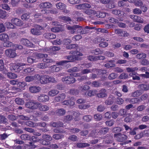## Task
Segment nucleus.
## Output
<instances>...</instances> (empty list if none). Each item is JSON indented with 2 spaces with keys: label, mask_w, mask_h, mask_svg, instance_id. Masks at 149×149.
I'll return each mask as SVG.
<instances>
[{
  "label": "nucleus",
  "mask_w": 149,
  "mask_h": 149,
  "mask_svg": "<svg viewBox=\"0 0 149 149\" xmlns=\"http://www.w3.org/2000/svg\"><path fill=\"white\" fill-rule=\"evenodd\" d=\"M90 106V104H80L79 105V108L80 109H86L88 108Z\"/></svg>",
  "instance_id": "49530a36"
},
{
  "label": "nucleus",
  "mask_w": 149,
  "mask_h": 149,
  "mask_svg": "<svg viewBox=\"0 0 149 149\" xmlns=\"http://www.w3.org/2000/svg\"><path fill=\"white\" fill-rule=\"evenodd\" d=\"M36 58H43L42 61L44 62L47 63H52L54 62L53 60L49 58L48 57V55L46 54H44L42 53H38L37 54H35Z\"/></svg>",
  "instance_id": "f03ea898"
},
{
  "label": "nucleus",
  "mask_w": 149,
  "mask_h": 149,
  "mask_svg": "<svg viewBox=\"0 0 149 149\" xmlns=\"http://www.w3.org/2000/svg\"><path fill=\"white\" fill-rule=\"evenodd\" d=\"M91 7V5L88 3L81 4L75 6L76 8L78 9L85 10L86 8H90Z\"/></svg>",
  "instance_id": "dca6fc26"
},
{
  "label": "nucleus",
  "mask_w": 149,
  "mask_h": 149,
  "mask_svg": "<svg viewBox=\"0 0 149 149\" xmlns=\"http://www.w3.org/2000/svg\"><path fill=\"white\" fill-rule=\"evenodd\" d=\"M27 61L28 63H33L34 62H36L38 61L34 54H33L31 56H29L28 57Z\"/></svg>",
  "instance_id": "aec40b11"
},
{
  "label": "nucleus",
  "mask_w": 149,
  "mask_h": 149,
  "mask_svg": "<svg viewBox=\"0 0 149 149\" xmlns=\"http://www.w3.org/2000/svg\"><path fill=\"white\" fill-rule=\"evenodd\" d=\"M130 17L136 22L141 23L144 22V20L142 18L137 15H131L130 16Z\"/></svg>",
  "instance_id": "2eb2a0df"
},
{
  "label": "nucleus",
  "mask_w": 149,
  "mask_h": 149,
  "mask_svg": "<svg viewBox=\"0 0 149 149\" xmlns=\"http://www.w3.org/2000/svg\"><path fill=\"white\" fill-rule=\"evenodd\" d=\"M131 114L129 113L126 114V117L124 118L125 122L126 123H129L132 122V120L131 118Z\"/></svg>",
  "instance_id": "f704fd0d"
},
{
  "label": "nucleus",
  "mask_w": 149,
  "mask_h": 149,
  "mask_svg": "<svg viewBox=\"0 0 149 149\" xmlns=\"http://www.w3.org/2000/svg\"><path fill=\"white\" fill-rule=\"evenodd\" d=\"M51 68V71L53 72H58L60 70V67H57L56 65H53Z\"/></svg>",
  "instance_id": "de8ad7c7"
},
{
  "label": "nucleus",
  "mask_w": 149,
  "mask_h": 149,
  "mask_svg": "<svg viewBox=\"0 0 149 149\" xmlns=\"http://www.w3.org/2000/svg\"><path fill=\"white\" fill-rule=\"evenodd\" d=\"M11 22H6L5 23V25L8 29H13L14 28V26Z\"/></svg>",
  "instance_id": "8fccbe9b"
},
{
  "label": "nucleus",
  "mask_w": 149,
  "mask_h": 149,
  "mask_svg": "<svg viewBox=\"0 0 149 149\" xmlns=\"http://www.w3.org/2000/svg\"><path fill=\"white\" fill-rule=\"evenodd\" d=\"M39 6L41 8H51L52 5L49 2H42L39 4Z\"/></svg>",
  "instance_id": "6ab92c4d"
},
{
  "label": "nucleus",
  "mask_w": 149,
  "mask_h": 149,
  "mask_svg": "<svg viewBox=\"0 0 149 149\" xmlns=\"http://www.w3.org/2000/svg\"><path fill=\"white\" fill-rule=\"evenodd\" d=\"M56 112L58 115L60 116H63L65 114L66 111L64 109L61 108L57 110Z\"/></svg>",
  "instance_id": "ea45409f"
},
{
  "label": "nucleus",
  "mask_w": 149,
  "mask_h": 149,
  "mask_svg": "<svg viewBox=\"0 0 149 149\" xmlns=\"http://www.w3.org/2000/svg\"><path fill=\"white\" fill-rule=\"evenodd\" d=\"M72 133H75L79 132L80 130L79 129L74 128L72 129H70L69 130Z\"/></svg>",
  "instance_id": "69168bd1"
},
{
  "label": "nucleus",
  "mask_w": 149,
  "mask_h": 149,
  "mask_svg": "<svg viewBox=\"0 0 149 149\" xmlns=\"http://www.w3.org/2000/svg\"><path fill=\"white\" fill-rule=\"evenodd\" d=\"M133 13L136 15H139L142 13L141 10L139 8H135L133 10Z\"/></svg>",
  "instance_id": "5fc2aeb1"
},
{
  "label": "nucleus",
  "mask_w": 149,
  "mask_h": 149,
  "mask_svg": "<svg viewBox=\"0 0 149 149\" xmlns=\"http://www.w3.org/2000/svg\"><path fill=\"white\" fill-rule=\"evenodd\" d=\"M97 92V91L95 90H91L88 92L87 95L89 96H92L96 95Z\"/></svg>",
  "instance_id": "e433bc0d"
},
{
  "label": "nucleus",
  "mask_w": 149,
  "mask_h": 149,
  "mask_svg": "<svg viewBox=\"0 0 149 149\" xmlns=\"http://www.w3.org/2000/svg\"><path fill=\"white\" fill-rule=\"evenodd\" d=\"M41 90V88L39 86H31L29 88V91L32 93H36L39 92Z\"/></svg>",
  "instance_id": "a211bd4d"
},
{
  "label": "nucleus",
  "mask_w": 149,
  "mask_h": 149,
  "mask_svg": "<svg viewBox=\"0 0 149 149\" xmlns=\"http://www.w3.org/2000/svg\"><path fill=\"white\" fill-rule=\"evenodd\" d=\"M91 52L93 54L98 55L102 54L103 52L101 51L100 49L97 48L95 49L92 50Z\"/></svg>",
  "instance_id": "473e14b6"
},
{
  "label": "nucleus",
  "mask_w": 149,
  "mask_h": 149,
  "mask_svg": "<svg viewBox=\"0 0 149 149\" xmlns=\"http://www.w3.org/2000/svg\"><path fill=\"white\" fill-rule=\"evenodd\" d=\"M5 54L7 56L11 58L15 57L17 55L15 50L10 49L6 50Z\"/></svg>",
  "instance_id": "9b49d317"
},
{
  "label": "nucleus",
  "mask_w": 149,
  "mask_h": 149,
  "mask_svg": "<svg viewBox=\"0 0 149 149\" xmlns=\"http://www.w3.org/2000/svg\"><path fill=\"white\" fill-rule=\"evenodd\" d=\"M138 87L142 92L143 91H147L149 89V85L145 84H140Z\"/></svg>",
  "instance_id": "5701e85b"
},
{
  "label": "nucleus",
  "mask_w": 149,
  "mask_h": 149,
  "mask_svg": "<svg viewBox=\"0 0 149 149\" xmlns=\"http://www.w3.org/2000/svg\"><path fill=\"white\" fill-rule=\"evenodd\" d=\"M13 45L12 42H10L8 40L6 41L3 44V46L4 47H10Z\"/></svg>",
  "instance_id": "c03bdc74"
},
{
  "label": "nucleus",
  "mask_w": 149,
  "mask_h": 149,
  "mask_svg": "<svg viewBox=\"0 0 149 149\" xmlns=\"http://www.w3.org/2000/svg\"><path fill=\"white\" fill-rule=\"evenodd\" d=\"M90 87L87 85H85L84 86H82L79 87V89L81 90L82 91L84 90H87L89 89Z\"/></svg>",
  "instance_id": "774afa93"
},
{
  "label": "nucleus",
  "mask_w": 149,
  "mask_h": 149,
  "mask_svg": "<svg viewBox=\"0 0 149 149\" xmlns=\"http://www.w3.org/2000/svg\"><path fill=\"white\" fill-rule=\"evenodd\" d=\"M136 58L139 59H143L146 58V54L144 53H141L137 54L136 56Z\"/></svg>",
  "instance_id": "72a5a7b5"
},
{
  "label": "nucleus",
  "mask_w": 149,
  "mask_h": 149,
  "mask_svg": "<svg viewBox=\"0 0 149 149\" xmlns=\"http://www.w3.org/2000/svg\"><path fill=\"white\" fill-rule=\"evenodd\" d=\"M71 74L69 76H65L63 77L62 79V81L68 84H70L74 83L76 81L75 78L71 76ZM73 76L76 77L79 76L80 75L79 74H72Z\"/></svg>",
  "instance_id": "f257e3e1"
},
{
  "label": "nucleus",
  "mask_w": 149,
  "mask_h": 149,
  "mask_svg": "<svg viewBox=\"0 0 149 149\" xmlns=\"http://www.w3.org/2000/svg\"><path fill=\"white\" fill-rule=\"evenodd\" d=\"M0 40L1 41L5 42L9 40V38L7 34L3 33L0 35Z\"/></svg>",
  "instance_id": "bb28decb"
},
{
  "label": "nucleus",
  "mask_w": 149,
  "mask_h": 149,
  "mask_svg": "<svg viewBox=\"0 0 149 149\" xmlns=\"http://www.w3.org/2000/svg\"><path fill=\"white\" fill-rule=\"evenodd\" d=\"M20 42L21 44L27 47H34V45L27 39H22L20 40Z\"/></svg>",
  "instance_id": "4468645a"
},
{
  "label": "nucleus",
  "mask_w": 149,
  "mask_h": 149,
  "mask_svg": "<svg viewBox=\"0 0 149 149\" xmlns=\"http://www.w3.org/2000/svg\"><path fill=\"white\" fill-rule=\"evenodd\" d=\"M65 5L64 4L61 3H59L56 4L57 8L61 10H63L65 8Z\"/></svg>",
  "instance_id": "a19ab883"
},
{
  "label": "nucleus",
  "mask_w": 149,
  "mask_h": 149,
  "mask_svg": "<svg viewBox=\"0 0 149 149\" xmlns=\"http://www.w3.org/2000/svg\"><path fill=\"white\" fill-rule=\"evenodd\" d=\"M39 104V102L31 101L26 102L25 104V105L27 108L35 110L38 108Z\"/></svg>",
  "instance_id": "39448f33"
},
{
  "label": "nucleus",
  "mask_w": 149,
  "mask_h": 149,
  "mask_svg": "<svg viewBox=\"0 0 149 149\" xmlns=\"http://www.w3.org/2000/svg\"><path fill=\"white\" fill-rule=\"evenodd\" d=\"M141 101L140 99L139 98H133L130 100V103L132 104L137 103Z\"/></svg>",
  "instance_id": "58836bf2"
},
{
  "label": "nucleus",
  "mask_w": 149,
  "mask_h": 149,
  "mask_svg": "<svg viewBox=\"0 0 149 149\" xmlns=\"http://www.w3.org/2000/svg\"><path fill=\"white\" fill-rule=\"evenodd\" d=\"M30 16L29 14L25 13L23 14L21 16V18L23 20H27L29 19Z\"/></svg>",
  "instance_id": "603ef678"
},
{
  "label": "nucleus",
  "mask_w": 149,
  "mask_h": 149,
  "mask_svg": "<svg viewBox=\"0 0 149 149\" xmlns=\"http://www.w3.org/2000/svg\"><path fill=\"white\" fill-rule=\"evenodd\" d=\"M51 30L53 32H58L61 30V29L60 27H56L51 28Z\"/></svg>",
  "instance_id": "338daca9"
},
{
  "label": "nucleus",
  "mask_w": 149,
  "mask_h": 149,
  "mask_svg": "<svg viewBox=\"0 0 149 149\" xmlns=\"http://www.w3.org/2000/svg\"><path fill=\"white\" fill-rule=\"evenodd\" d=\"M27 85V84L24 82H18L17 85L19 88H16L13 87L12 88L13 90L15 91V92H13L16 93V92H20L22 90L25 89V86Z\"/></svg>",
  "instance_id": "20e7f679"
},
{
  "label": "nucleus",
  "mask_w": 149,
  "mask_h": 149,
  "mask_svg": "<svg viewBox=\"0 0 149 149\" xmlns=\"http://www.w3.org/2000/svg\"><path fill=\"white\" fill-rule=\"evenodd\" d=\"M71 54H72L74 57H79V56H82L83 54L79 52H71Z\"/></svg>",
  "instance_id": "c9c22d12"
},
{
  "label": "nucleus",
  "mask_w": 149,
  "mask_h": 149,
  "mask_svg": "<svg viewBox=\"0 0 149 149\" xmlns=\"http://www.w3.org/2000/svg\"><path fill=\"white\" fill-rule=\"evenodd\" d=\"M42 137L44 139L46 140L47 141H51L52 139V137L48 134L43 135Z\"/></svg>",
  "instance_id": "4d7b16f0"
},
{
  "label": "nucleus",
  "mask_w": 149,
  "mask_h": 149,
  "mask_svg": "<svg viewBox=\"0 0 149 149\" xmlns=\"http://www.w3.org/2000/svg\"><path fill=\"white\" fill-rule=\"evenodd\" d=\"M80 27V26L78 25H74L73 26H68L67 28L70 33L73 34L75 32L77 29Z\"/></svg>",
  "instance_id": "f3484780"
},
{
  "label": "nucleus",
  "mask_w": 149,
  "mask_h": 149,
  "mask_svg": "<svg viewBox=\"0 0 149 149\" xmlns=\"http://www.w3.org/2000/svg\"><path fill=\"white\" fill-rule=\"evenodd\" d=\"M45 38L47 39H54L56 38V35L55 34L50 33L45 34L44 35Z\"/></svg>",
  "instance_id": "cd10ccee"
},
{
  "label": "nucleus",
  "mask_w": 149,
  "mask_h": 149,
  "mask_svg": "<svg viewBox=\"0 0 149 149\" xmlns=\"http://www.w3.org/2000/svg\"><path fill=\"white\" fill-rule=\"evenodd\" d=\"M11 22L13 24L18 26H22L23 24V22L21 19L16 18H13L11 20Z\"/></svg>",
  "instance_id": "f8f14e48"
},
{
  "label": "nucleus",
  "mask_w": 149,
  "mask_h": 149,
  "mask_svg": "<svg viewBox=\"0 0 149 149\" xmlns=\"http://www.w3.org/2000/svg\"><path fill=\"white\" fill-rule=\"evenodd\" d=\"M34 80L33 76H27L25 78V81L27 82H30Z\"/></svg>",
  "instance_id": "864d4df0"
},
{
  "label": "nucleus",
  "mask_w": 149,
  "mask_h": 149,
  "mask_svg": "<svg viewBox=\"0 0 149 149\" xmlns=\"http://www.w3.org/2000/svg\"><path fill=\"white\" fill-rule=\"evenodd\" d=\"M108 127H105L102 128L100 131H99V133L101 134H104L107 133L108 131Z\"/></svg>",
  "instance_id": "6e6d98bb"
},
{
  "label": "nucleus",
  "mask_w": 149,
  "mask_h": 149,
  "mask_svg": "<svg viewBox=\"0 0 149 149\" xmlns=\"http://www.w3.org/2000/svg\"><path fill=\"white\" fill-rule=\"evenodd\" d=\"M84 13L88 15L92 16L95 15V11L93 10L88 9L84 11Z\"/></svg>",
  "instance_id": "2f4dec72"
},
{
  "label": "nucleus",
  "mask_w": 149,
  "mask_h": 149,
  "mask_svg": "<svg viewBox=\"0 0 149 149\" xmlns=\"http://www.w3.org/2000/svg\"><path fill=\"white\" fill-rule=\"evenodd\" d=\"M134 5L137 6H141L143 5V3L140 0H135L134 3Z\"/></svg>",
  "instance_id": "bf43d9fd"
},
{
  "label": "nucleus",
  "mask_w": 149,
  "mask_h": 149,
  "mask_svg": "<svg viewBox=\"0 0 149 149\" xmlns=\"http://www.w3.org/2000/svg\"><path fill=\"white\" fill-rule=\"evenodd\" d=\"M89 144L87 143H79L77 144V146L79 148H83L89 146Z\"/></svg>",
  "instance_id": "3c124183"
},
{
  "label": "nucleus",
  "mask_w": 149,
  "mask_h": 149,
  "mask_svg": "<svg viewBox=\"0 0 149 149\" xmlns=\"http://www.w3.org/2000/svg\"><path fill=\"white\" fill-rule=\"evenodd\" d=\"M114 136L116 140L120 142H123L127 139L126 135L120 133L116 134Z\"/></svg>",
  "instance_id": "1a4fd4ad"
},
{
  "label": "nucleus",
  "mask_w": 149,
  "mask_h": 149,
  "mask_svg": "<svg viewBox=\"0 0 149 149\" xmlns=\"http://www.w3.org/2000/svg\"><path fill=\"white\" fill-rule=\"evenodd\" d=\"M112 13L116 15H118L119 17L118 19L120 21H122L123 20V18L124 17V13L123 11L118 10H112Z\"/></svg>",
  "instance_id": "6e6552de"
},
{
  "label": "nucleus",
  "mask_w": 149,
  "mask_h": 149,
  "mask_svg": "<svg viewBox=\"0 0 149 149\" xmlns=\"http://www.w3.org/2000/svg\"><path fill=\"white\" fill-rule=\"evenodd\" d=\"M106 91L104 89H102L99 91V93L97 94V96L99 98H102L107 96Z\"/></svg>",
  "instance_id": "412c9836"
},
{
  "label": "nucleus",
  "mask_w": 149,
  "mask_h": 149,
  "mask_svg": "<svg viewBox=\"0 0 149 149\" xmlns=\"http://www.w3.org/2000/svg\"><path fill=\"white\" fill-rule=\"evenodd\" d=\"M137 69L138 68H127L126 69L128 72H132L130 74V75L132 77V79L133 80H139L140 79L139 77L135 76V74L133 73L135 71L137 70Z\"/></svg>",
  "instance_id": "0eeeda50"
},
{
  "label": "nucleus",
  "mask_w": 149,
  "mask_h": 149,
  "mask_svg": "<svg viewBox=\"0 0 149 149\" xmlns=\"http://www.w3.org/2000/svg\"><path fill=\"white\" fill-rule=\"evenodd\" d=\"M142 93V92L140 90L139 91L137 90L132 93V96L134 97H136L140 96Z\"/></svg>",
  "instance_id": "79ce46f5"
},
{
  "label": "nucleus",
  "mask_w": 149,
  "mask_h": 149,
  "mask_svg": "<svg viewBox=\"0 0 149 149\" xmlns=\"http://www.w3.org/2000/svg\"><path fill=\"white\" fill-rule=\"evenodd\" d=\"M117 75L116 74L114 73H111L108 76V78L109 79H113L116 78Z\"/></svg>",
  "instance_id": "13d9d810"
},
{
  "label": "nucleus",
  "mask_w": 149,
  "mask_h": 149,
  "mask_svg": "<svg viewBox=\"0 0 149 149\" xmlns=\"http://www.w3.org/2000/svg\"><path fill=\"white\" fill-rule=\"evenodd\" d=\"M102 115L100 114H97L94 115V118L96 121L100 120L102 119Z\"/></svg>",
  "instance_id": "680f3d73"
},
{
  "label": "nucleus",
  "mask_w": 149,
  "mask_h": 149,
  "mask_svg": "<svg viewBox=\"0 0 149 149\" xmlns=\"http://www.w3.org/2000/svg\"><path fill=\"white\" fill-rule=\"evenodd\" d=\"M15 101L17 104L19 105H22L24 103V100L19 98H16L15 100Z\"/></svg>",
  "instance_id": "4c0bfd02"
},
{
  "label": "nucleus",
  "mask_w": 149,
  "mask_h": 149,
  "mask_svg": "<svg viewBox=\"0 0 149 149\" xmlns=\"http://www.w3.org/2000/svg\"><path fill=\"white\" fill-rule=\"evenodd\" d=\"M20 0H11V4L13 7L17 6Z\"/></svg>",
  "instance_id": "0e129e2a"
},
{
  "label": "nucleus",
  "mask_w": 149,
  "mask_h": 149,
  "mask_svg": "<svg viewBox=\"0 0 149 149\" xmlns=\"http://www.w3.org/2000/svg\"><path fill=\"white\" fill-rule=\"evenodd\" d=\"M96 71V74L99 77L102 75L105 74L106 73V71L105 70H95Z\"/></svg>",
  "instance_id": "7c9ffc66"
},
{
  "label": "nucleus",
  "mask_w": 149,
  "mask_h": 149,
  "mask_svg": "<svg viewBox=\"0 0 149 149\" xmlns=\"http://www.w3.org/2000/svg\"><path fill=\"white\" fill-rule=\"evenodd\" d=\"M59 93V91L55 89H51L48 93L49 96L51 97H54L58 94Z\"/></svg>",
  "instance_id": "393cba45"
},
{
  "label": "nucleus",
  "mask_w": 149,
  "mask_h": 149,
  "mask_svg": "<svg viewBox=\"0 0 149 149\" xmlns=\"http://www.w3.org/2000/svg\"><path fill=\"white\" fill-rule=\"evenodd\" d=\"M80 27L77 30V33H80V34H84L88 33V31L86 30V29L83 28L81 26H80Z\"/></svg>",
  "instance_id": "a878e982"
},
{
  "label": "nucleus",
  "mask_w": 149,
  "mask_h": 149,
  "mask_svg": "<svg viewBox=\"0 0 149 149\" xmlns=\"http://www.w3.org/2000/svg\"><path fill=\"white\" fill-rule=\"evenodd\" d=\"M8 77L11 79H15L17 77V75L14 73L12 72H8L7 73Z\"/></svg>",
  "instance_id": "09e8293b"
},
{
  "label": "nucleus",
  "mask_w": 149,
  "mask_h": 149,
  "mask_svg": "<svg viewBox=\"0 0 149 149\" xmlns=\"http://www.w3.org/2000/svg\"><path fill=\"white\" fill-rule=\"evenodd\" d=\"M38 108L39 110L41 111H46L49 110V107L46 105H42L39 102Z\"/></svg>",
  "instance_id": "4be33fe9"
},
{
  "label": "nucleus",
  "mask_w": 149,
  "mask_h": 149,
  "mask_svg": "<svg viewBox=\"0 0 149 149\" xmlns=\"http://www.w3.org/2000/svg\"><path fill=\"white\" fill-rule=\"evenodd\" d=\"M77 137L76 135H72L69 136L68 138V140L72 141H75L77 140Z\"/></svg>",
  "instance_id": "052dcab7"
},
{
  "label": "nucleus",
  "mask_w": 149,
  "mask_h": 149,
  "mask_svg": "<svg viewBox=\"0 0 149 149\" xmlns=\"http://www.w3.org/2000/svg\"><path fill=\"white\" fill-rule=\"evenodd\" d=\"M65 97L66 95L65 93L60 94L54 98V101L56 102H61L64 100Z\"/></svg>",
  "instance_id": "ddd939ff"
},
{
  "label": "nucleus",
  "mask_w": 149,
  "mask_h": 149,
  "mask_svg": "<svg viewBox=\"0 0 149 149\" xmlns=\"http://www.w3.org/2000/svg\"><path fill=\"white\" fill-rule=\"evenodd\" d=\"M27 64L21 63L12 64L10 67V70L12 71L17 72L22 69V66L27 65Z\"/></svg>",
  "instance_id": "7ed1b4c3"
},
{
  "label": "nucleus",
  "mask_w": 149,
  "mask_h": 149,
  "mask_svg": "<svg viewBox=\"0 0 149 149\" xmlns=\"http://www.w3.org/2000/svg\"><path fill=\"white\" fill-rule=\"evenodd\" d=\"M49 97L48 95L41 94L40 96H38L37 100L40 102H45L48 101L49 100Z\"/></svg>",
  "instance_id": "9d476101"
},
{
  "label": "nucleus",
  "mask_w": 149,
  "mask_h": 149,
  "mask_svg": "<svg viewBox=\"0 0 149 149\" xmlns=\"http://www.w3.org/2000/svg\"><path fill=\"white\" fill-rule=\"evenodd\" d=\"M48 76L45 75H42L40 82L41 84H45L48 83Z\"/></svg>",
  "instance_id": "b1692460"
},
{
  "label": "nucleus",
  "mask_w": 149,
  "mask_h": 149,
  "mask_svg": "<svg viewBox=\"0 0 149 149\" xmlns=\"http://www.w3.org/2000/svg\"><path fill=\"white\" fill-rule=\"evenodd\" d=\"M63 137V135L61 134H54L53 136V137L56 140L60 139Z\"/></svg>",
  "instance_id": "a18cd8bd"
},
{
  "label": "nucleus",
  "mask_w": 149,
  "mask_h": 149,
  "mask_svg": "<svg viewBox=\"0 0 149 149\" xmlns=\"http://www.w3.org/2000/svg\"><path fill=\"white\" fill-rule=\"evenodd\" d=\"M27 147L29 149L35 148L36 147V146L34 145L33 142H29V144L27 145Z\"/></svg>",
  "instance_id": "e2e57ef3"
},
{
  "label": "nucleus",
  "mask_w": 149,
  "mask_h": 149,
  "mask_svg": "<svg viewBox=\"0 0 149 149\" xmlns=\"http://www.w3.org/2000/svg\"><path fill=\"white\" fill-rule=\"evenodd\" d=\"M37 67L40 69H44L47 67V65L44 63H39L37 65Z\"/></svg>",
  "instance_id": "37998d69"
},
{
  "label": "nucleus",
  "mask_w": 149,
  "mask_h": 149,
  "mask_svg": "<svg viewBox=\"0 0 149 149\" xmlns=\"http://www.w3.org/2000/svg\"><path fill=\"white\" fill-rule=\"evenodd\" d=\"M26 124L27 126L31 127H34L38 126L45 127L46 125L45 123L44 122L33 123L32 121H30L26 122Z\"/></svg>",
  "instance_id": "423d86ee"
},
{
  "label": "nucleus",
  "mask_w": 149,
  "mask_h": 149,
  "mask_svg": "<svg viewBox=\"0 0 149 149\" xmlns=\"http://www.w3.org/2000/svg\"><path fill=\"white\" fill-rule=\"evenodd\" d=\"M31 31L32 34L35 35H39L41 34L40 30L36 28L31 29Z\"/></svg>",
  "instance_id": "c756f323"
},
{
  "label": "nucleus",
  "mask_w": 149,
  "mask_h": 149,
  "mask_svg": "<svg viewBox=\"0 0 149 149\" xmlns=\"http://www.w3.org/2000/svg\"><path fill=\"white\" fill-rule=\"evenodd\" d=\"M65 58L70 60L68 61H70L69 62L73 61L75 60H78L79 59V57H74L73 55L66 56L65 57Z\"/></svg>",
  "instance_id": "c85d7f7f"
}]
</instances>
